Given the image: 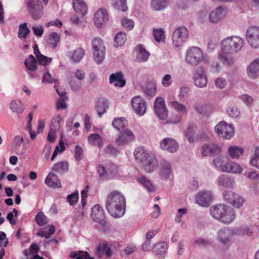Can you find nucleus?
<instances>
[{
    "instance_id": "obj_1",
    "label": "nucleus",
    "mask_w": 259,
    "mask_h": 259,
    "mask_svg": "<svg viewBox=\"0 0 259 259\" xmlns=\"http://www.w3.org/2000/svg\"><path fill=\"white\" fill-rule=\"evenodd\" d=\"M106 208L108 212L114 218L122 217L125 210V198L118 191L111 192L106 201Z\"/></svg>"
},
{
    "instance_id": "obj_2",
    "label": "nucleus",
    "mask_w": 259,
    "mask_h": 259,
    "mask_svg": "<svg viewBox=\"0 0 259 259\" xmlns=\"http://www.w3.org/2000/svg\"><path fill=\"white\" fill-rule=\"evenodd\" d=\"M210 213L213 218L226 224L232 223L235 218V213L233 208L225 204L211 206Z\"/></svg>"
},
{
    "instance_id": "obj_3",
    "label": "nucleus",
    "mask_w": 259,
    "mask_h": 259,
    "mask_svg": "<svg viewBox=\"0 0 259 259\" xmlns=\"http://www.w3.org/2000/svg\"><path fill=\"white\" fill-rule=\"evenodd\" d=\"M134 155L136 160L141 164L146 172H152L157 168L158 162L155 156L148 153L144 148H136Z\"/></svg>"
},
{
    "instance_id": "obj_4",
    "label": "nucleus",
    "mask_w": 259,
    "mask_h": 259,
    "mask_svg": "<svg viewBox=\"0 0 259 259\" xmlns=\"http://www.w3.org/2000/svg\"><path fill=\"white\" fill-rule=\"evenodd\" d=\"M222 50L226 53L234 54L240 51L244 45V40L240 37L231 36L224 39L221 42Z\"/></svg>"
},
{
    "instance_id": "obj_5",
    "label": "nucleus",
    "mask_w": 259,
    "mask_h": 259,
    "mask_svg": "<svg viewBox=\"0 0 259 259\" xmlns=\"http://www.w3.org/2000/svg\"><path fill=\"white\" fill-rule=\"evenodd\" d=\"M204 59L202 50L198 47H191L188 48L186 53V62L195 67L200 64Z\"/></svg>"
},
{
    "instance_id": "obj_6",
    "label": "nucleus",
    "mask_w": 259,
    "mask_h": 259,
    "mask_svg": "<svg viewBox=\"0 0 259 259\" xmlns=\"http://www.w3.org/2000/svg\"><path fill=\"white\" fill-rule=\"evenodd\" d=\"M28 12L31 18L37 20L40 19L44 14V6L40 0H25Z\"/></svg>"
},
{
    "instance_id": "obj_7",
    "label": "nucleus",
    "mask_w": 259,
    "mask_h": 259,
    "mask_svg": "<svg viewBox=\"0 0 259 259\" xmlns=\"http://www.w3.org/2000/svg\"><path fill=\"white\" fill-rule=\"evenodd\" d=\"M93 54L95 61L101 63L105 56V47L102 40L99 37H95L92 40Z\"/></svg>"
},
{
    "instance_id": "obj_8",
    "label": "nucleus",
    "mask_w": 259,
    "mask_h": 259,
    "mask_svg": "<svg viewBox=\"0 0 259 259\" xmlns=\"http://www.w3.org/2000/svg\"><path fill=\"white\" fill-rule=\"evenodd\" d=\"M189 33L187 28L181 26L174 31L172 35V45L175 49H180L188 39Z\"/></svg>"
},
{
    "instance_id": "obj_9",
    "label": "nucleus",
    "mask_w": 259,
    "mask_h": 259,
    "mask_svg": "<svg viewBox=\"0 0 259 259\" xmlns=\"http://www.w3.org/2000/svg\"><path fill=\"white\" fill-rule=\"evenodd\" d=\"M214 130L219 137L225 139H230L234 135V128L224 121H222L217 124Z\"/></svg>"
},
{
    "instance_id": "obj_10",
    "label": "nucleus",
    "mask_w": 259,
    "mask_h": 259,
    "mask_svg": "<svg viewBox=\"0 0 259 259\" xmlns=\"http://www.w3.org/2000/svg\"><path fill=\"white\" fill-rule=\"evenodd\" d=\"M234 235L232 229L224 227L217 232V240L223 246L229 248L232 243V237Z\"/></svg>"
},
{
    "instance_id": "obj_11",
    "label": "nucleus",
    "mask_w": 259,
    "mask_h": 259,
    "mask_svg": "<svg viewBox=\"0 0 259 259\" xmlns=\"http://www.w3.org/2000/svg\"><path fill=\"white\" fill-rule=\"evenodd\" d=\"M223 196L227 203L237 208L242 207L245 202L243 197L232 191H224Z\"/></svg>"
},
{
    "instance_id": "obj_12",
    "label": "nucleus",
    "mask_w": 259,
    "mask_h": 259,
    "mask_svg": "<svg viewBox=\"0 0 259 259\" xmlns=\"http://www.w3.org/2000/svg\"><path fill=\"white\" fill-rule=\"evenodd\" d=\"M193 79L194 84L199 88L206 87L208 78L204 68L200 66L197 68L193 72Z\"/></svg>"
},
{
    "instance_id": "obj_13",
    "label": "nucleus",
    "mask_w": 259,
    "mask_h": 259,
    "mask_svg": "<svg viewBox=\"0 0 259 259\" xmlns=\"http://www.w3.org/2000/svg\"><path fill=\"white\" fill-rule=\"evenodd\" d=\"M246 38L248 43L252 47L259 48V27H249L246 31Z\"/></svg>"
},
{
    "instance_id": "obj_14",
    "label": "nucleus",
    "mask_w": 259,
    "mask_h": 259,
    "mask_svg": "<svg viewBox=\"0 0 259 259\" xmlns=\"http://www.w3.org/2000/svg\"><path fill=\"white\" fill-rule=\"evenodd\" d=\"M91 217L94 221L98 223L103 227L106 225L104 210L99 204H96L92 209Z\"/></svg>"
},
{
    "instance_id": "obj_15",
    "label": "nucleus",
    "mask_w": 259,
    "mask_h": 259,
    "mask_svg": "<svg viewBox=\"0 0 259 259\" xmlns=\"http://www.w3.org/2000/svg\"><path fill=\"white\" fill-rule=\"evenodd\" d=\"M131 105L137 114L143 115L146 110L145 101L140 96H135L131 100Z\"/></svg>"
},
{
    "instance_id": "obj_16",
    "label": "nucleus",
    "mask_w": 259,
    "mask_h": 259,
    "mask_svg": "<svg viewBox=\"0 0 259 259\" xmlns=\"http://www.w3.org/2000/svg\"><path fill=\"white\" fill-rule=\"evenodd\" d=\"M120 132V135L116 140V143L119 146L127 144L135 139L133 132L130 130L125 129V130Z\"/></svg>"
},
{
    "instance_id": "obj_17",
    "label": "nucleus",
    "mask_w": 259,
    "mask_h": 259,
    "mask_svg": "<svg viewBox=\"0 0 259 259\" xmlns=\"http://www.w3.org/2000/svg\"><path fill=\"white\" fill-rule=\"evenodd\" d=\"M195 199L198 205L204 207L208 206L212 199L211 194L209 191H200L196 195Z\"/></svg>"
},
{
    "instance_id": "obj_18",
    "label": "nucleus",
    "mask_w": 259,
    "mask_h": 259,
    "mask_svg": "<svg viewBox=\"0 0 259 259\" xmlns=\"http://www.w3.org/2000/svg\"><path fill=\"white\" fill-rule=\"evenodd\" d=\"M220 147L213 144H205L201 149V154L203 157L208 155L215 156L220 154Z\"/></svg>"
},
{
    "instance_id": "obj_19",
    "label": "nucleus",
    "mask_w": 259,
    "mask_h": 259,
    "mask_svg": "<svg viewBox=\"0 0 259 259\" xmlns=\"http://www.w3.org/2000/svg\"><path fill=\"white\" fill-rule=\"evenodd\" d=\"M108 19L107 11L105 9H100L95 14V24L98 28L101 27L102 24L108 20Z\"/></svg>"
},
{
    "instance_id": "obj_20",
    "label": "nucleus",
    "mask_w": 259,
    "mask_h": 259,
    "mask_svg": "<svg viewBox=\"0 0 259 259\" xmlns=\"http://www.w3.org/2000/svg\"><path fill=\"white\" fill-rule=\"evenodd\" d=\"M227 14L226 8L219 7L212 11L209 15V21L211 23H215L224 18Z\"/></svg>"
},
{
    "instance_id": "obj_21",
    "label": "nucleus",
    "mask_w": 259,
    "mask_h": 259,
    "mask_svg": "<svg viewBox=\"0 0 259 259\" xmlns=\"http://www.w3.org/2000/svg\"><path fill=\"white\" fill-rule=\"evenodd\" d=\"M136 53V61L138 62H145L147 61L150 56V53L147 52L142 45L137 46L135 49Z\"/></svg>"
},
{
    "instance_id": "obj_22",
    "label": "nucleus",
    "mask_w": 259,
    "mask_h": 259,
    "mask_svg": "<svg viewBox=\"0 0 259 259\" xmlns=\"http://www.w3.org/2000/svg\"><path fill=\"white\" fill-rule=\"evenodd\" d=\"M232 54L231 53H226L222 50L219 56V60L227 68L230 67L234 64L235 60Z\"/></svg>"
},
{
    "instance_id": "obj_23",
    "label": "nucleus",
    "mask_w": 259,
    "mask_h": 259,
    "mask_svg": "<svg viewBox=\"0 0 259 259\" xmlns=\"http://www.w3.org/2000/svg\"><path fill=\"white\" fill-rule=\"evenodd\" d=\"M110 82L114 86L123 87L125 84V80L121 72L113 73L110 76Z\"/></svg>"
},
{
    "instance_id": "obj_24",
    "label": "nucleus",
    "mask_w": 259,
    "mask_h": 259,
    "mask_svg": "<svg viewBox=\"0 0 259 259\" xmlns=\"http://www.w3.org/2000/svg\"><path fill=\"white\" fill-rule=\"evenodd\" d=\"M163 145L164 146L163 148L170 153L176 152L179 148L178 143L172 138H165L163 139Z\"/></svg>"
},
{
    "instance_id": "obj_25",
    "label": "nucleus",
    "mask_w": 259,
    "mask_h": 259,
    "mask_svg": "<svg viewBox=\"0 0 259 259\" xmlns=\"http://www.w3.org/2000/svg\"><path fill=\"white\" fill-rule=\"evenodd\" d=\"M73 6L77 14L84 16L88 12V7L83 0H73Z\"/></svg>"
},
{
    "instance_id": "obj_26",
    "label": "nucleus",
    "mask_w": 259,
    "mask_h": 259,
    "mask_svg": "<svg viewBox=\"0 0 259 259\" xmlns=\"http://www.w3.org/2000/svg\"><path fill=\"white\" fill-rule=\"evenodd\" d=\"M222 171L240 174L243 171V168L239 164L230 161L226 163L225 165L223 166Z\"/></svg>"
},
{
    "instance_id": "obj_27",
    "label": "nucleus",
    "mask_w": 259,
    "mask_h": 259,
    "mask_svg": "<svg viewBox=\"0 0 259 259\" xmlns=\"http://www.w3.org/2000/svg\"><path fill=\"white\" fill-rule=\"evenodd\" d=\"M217 183L221 186L233 188L235 186V182L233 178L222 175L218 178Z\"/></svg>"
},
{
    "instance_id": "obj_28",
    "label": "nucleus",
    "mask_w": 259,
    "mask_h": 259,
    "mask_svg": "<svg viewBox=\"0 0 259 259\" xmlns=\"http://www.w3.org/2000/svg\"><path fill=\"white\" fill-rule=\"evenodd\" d=\"M45 183L50 187H61V184L58 176L54 173H50L45 180Z\"/></svg>"
},
{
    "instance_id": "obj_29",
    "label": "nucleus",
    "mask_w": 259,
    "mask_h": 259,
    "mask_svg": "<svg viewBox=\"0 0 259 259\" xmlns=\"http://www.w3.org/2000/svg\"><path fill=\"white\" fill-rule=\"evenodd\" d=\"M247 74L251 78H255L259 75V60L255 59L247 67Z\"/></svg>"
},
{
    "instance_id": "obj_30",
    "label": "nucleus",
    "mask_w": 259,
    "mask_h": 259,
    "mask_svg": "<svg viewBox=\"0 0 259 259\" xmlns=\"http://www.w3.org/2000/svg\"><path fill=\"white\" fill-rule=\"evenodd\" d=\"M89 143L93 146L101 148L103 145V142L101 137L97 134L90 135L88 138Z\"/></svg>"
},
{
    "instance_id": "obj_31",
    "label": "nucleus",
    "mask_w": 259,
    "mask_h": 259,
    "mask_svg": "<svg viewBox=\"0 0 259 259\" xmlns=\"http://www.w3.org/2000/svg\"><path fill=\"white\" fill-rule=\"evenodd\" d=\"M10 108L13 112L17 114L23 113L24 110V106L19 100H14L10 104Z\"/></svg>"
},
{
    "instance_id": "obj_32",
    "label": "nucleus",
    "mask_w": 259,
    "mask_h": 259,
    "mask_svg": "<svg viewBox=\"0 0 259 259\" xmlns=\"http://www.w3.org/2000/svg\"><path fill=\"white\" fill-rule=\"evenodd\" d=\"M85 51L82 48H77L70 54V59L74 62H79L84 56Z\"/></svg>"
},
{
    "instance_id": "obj_33",
    "label": "nucleus",
    "mask_w": 259,
    "mask_h": 259,
    "mask_svg": "<svg viewBox=\"0 0 259 259\" xmlns=\"http://www.w3.org/2000/svg\"><path fill=\"white\" fill-rule=\"evenodd\" d=\"M243 149L238 146H230L228 149V152L230 156L233 159H238L243 154Z\"/></svg>"
},
{
    "instance_id": "obj_34",
    "label": "nucleus",
    "mask_w": 259,
    "mask_h": 259,
    "mask_svg": "<svg viewBox=\"0 0 259 259\" xmlns=\"http://www.w3.org/2000/svg\"><path fill=\"white\" fill-rule=\"evenodd\" d=\"M69 165L68 162L62 161L54 164L52 168V170L58 173H64L67 172L68 170Z\"/></svg>"
},
{
    "instance_id": "obj_35",
    "label": "nucleus",
    "mask_w": 259,
    "mask_h": 259,
    "mask_svg": "<svg viewBox=\"0 0 259 259\" xmlns=\"http://www.w3.org/2000/svg\"><path fill=\"white\" fill-rule=\"evenodd\" d=\"M127 124V120L123 117L116 118L112 122V125L114 127L117 129L119 132H122L125 130Z\"/></svg>"
},
{
    "instance_id": "obj_36",
    "label": "nucleus",
    "mask_w": 259,
    "mask_h": 259,
    "mask_svg": "<svg viewBox=\"0 0 259 259\" xmlns=\"http://www.w3.org/2000/svg\"><path fill=\"white\" fill-rule=\"evenodd\" d=\"M138 181L150 192L153 193L155 191L156 189L154 186L145 176H141L138 178Z\"/></svg>"
},
{
    "instance_id": "obj_37",
    "label": "nucleus",
    "mask_w": 259,
    "mask_h": 259,
    "mask_svg": "<svg viewBox=\"0 0 259 259\" xmlns=\"http://www.w3.org/2000/svg\"><path fill=\"white\" fill-rule=\"evenodd\" d=\"M144 93L148 96H153L156 92V86L152 81L148 82L145 85L142 87Z\"/></svg>"
},
{
    "instance_id": "obj_38",
    "label": "nucleus",
    "mask_w": 259,
    "mask_h": 259,
    "mask_svg": "<svg viewBox=\"0 0 259 259\" xmlns=\"http://www.w3.org/2000/svg\"><path fill=\"white\" fill-rule=\"evenodd\" d=\"M234 235L237 236H251L252 231L247 226H241L238 228L232 229Z\"/></svg>"
},
{
    "instance_id": "obj_39",
    "label": "nucleus",
    "mask_w": 259,
    "mask_h": 259,
    "mask_svg": "<svg viewBox=\"0 0 259 259\" xmlns=\"http://www.w3.org/2000/svg\"><path fill=\"white\" fill-rule=\"evenodd\" d=\"M96 254L99 257H101L103 254H105L109 257L111 255V249L106 244L99 245L97 247Z\"/></svg>"
},
{
    "instance_id": "obj_40",
    "label": "nucleus",
    "mask_w": 259,
    "mask_h": 259,
    "mask_svg": "<svg viewBox=\"0 0 259 259\" xmlns=\"http://www.w3.org/2000/svg\"><path fill=\"white\" fill-rule=\"evenodd\" d=\"M70 257L76 259H94V257L90 256L87 251H71L70 253Z\"/></svg>"
},
{
    "instance_id": "obj_41",
    "label": "nucleus",
    "mask_w": 259,
    "mask_h": 259,
    "mask_svg": "<svg viewBox=\"0 0 259 259\" xmlns=\"http://www.w3.org/2000/svg\"><path fill=\"white\" fill-rule=\"evenodd\" d=\"M24 63L28 70L34 71L36 69L37 61L33 55H30L28 58L25 60Z\"/></svg>"
},
{
    "instance_id": "obj_42",
    "label": "nucleus",
    "mask_w": 259,
    "mask_h": 259,
    "mask_svg": "<svg viewBox=\"0 0 259 259\" xmlns=\"http://www.w3.org/2000/svg\"><path fill=\"white\" fill-rule=\"evenodd\" d=\"M154 110L155 114L160 119H162V98L157 97L155 100Z\"/></svg>"
},
{
    "instance_id": "obj_43",
    "label": "nucleus",
    "mask_w": 259,
    "mask_h": 259,
    "mask_svg": "<svg viewBox=\"0 0 259 259\" xmlns=\"http://www.w3.org/2000/svg\"><path fill=\"white\" fill-rule=\"evenodd\" d=\"M29 33L30 30L27 27L26 22L20 25L18 33V36L19 38H26Z\"/></svg>"
},
{
    "instance_id": "obj_44",
    "label": "nucleus",
    "mask_w": 259,
    "mask_h": 259,
    "mask_svg": "<svg viewBox=\"0 0 259 259\" xmlns=\"http://www.w3.org/2000/svg\"><path fill=\"white\" fill-rule=\"evenodd\" d=\"M107 107L108 103L107 101H99L97 102L96 110L99 117H101L104 113L106 112V110Z\"/></svg>"
},
{
    "instance_id": "obj_45",
    "label": "nucleus",
    "mask_w": 259,
    "mask_h": 259,
    "mask_svg": "<svg viewBox=\"0 0 259 259\" xmlns=\"http://www.w3.org/2000/svg\"><path fill=\"white\" fill-rule=\"evenodd\" d=\"M59 39V35L56 32H52L49 35L48 43L54 49L57 47Z\"/></svg>"
},
{
    "instance_id": "obj_46",
    "label": "nucleus",
    "mask_w": 259,
    "mask_h": 259,
    "mask_svg": "<svg viewBox=\"0 0 259 259\" xmlns=\"http://www.w3.org/2000/svg\"><path fill=\"white\" fill-rule=\"evenodd\" d=\"M170 105L172 108L182 114H186L187 112L186 106L176 101L171 102Z\"/></svg>"
},
{
    "instance_id": "obj_47",
    "label": "nucleus",
    "mask_w": 259,
    "mask_h": 259,
    "mask_svg": "<svg viewBox=\"0 0 259 259\" xmlns=\"http://www.w3.org/2000/svg\"><path fill=\"white\" fill-rule=\"evenodd\" d=\"M116 47H120L123 45L126 40V35L125 33L120 32L115 37Z\"/></svg>"
},
{
    "instance_id": "obj_48",
    "label": "nucleus",
    "mask_w": 259,
    "mask_h": 259,
    "mask_svg": "<svg viewBox=\"0 0 259 259\" xmlns=\"http://www.w3.org/2000/svg\"><path fill=\"white\" fill-rule=\"evenodd\" d=\"M35 221L40 226H43L48 223L47 217L42 212H39L35 217Z\"/></svg>"
},
{
    "instance_id": "obj_49",
    "label": "nucleus",
    "mask_w": 259,
    "mask_h": 259,
    "mask_svg": "<svg viewBox=\"0 0 259 259\" xmlns=\"http://www.w3.org/2000/svg\"><path fill=\"white\" fill-rule=\"evenodd\" d=\"M61 120L62 119L60 115H57L54 116L52 119L51 128H54L55 131H58L60 128Z\"/></svg>"
},
{
    "instance_id": "obj_50",
    "label": "nucleus",
    "mask_w": 259,
    "mask_h": 259,
    "mask_svg": "<svg viewBox=\"0 0 259 259\" xmlns=\"http://www.w3.org/2000/svg\"><path fill=\"white\" fill-rule=\"evenodd\" d=\"M196 127L194 126H190L187 129L185 132L186 137L187 138L188 140L190 143H192L195 141L194 136Z\"/></svg>"
},
{
    "instance_id": "obj_51",
    "label": "nucleus",
    "mask_w": 259,
    "mask_h": 259,
    "mask_svg": "<svg viewBox=\"0 0 259 259\" xmlns=\"http://www.w3.org/2000/svg\"><path fill=\"white\" fill-rule=\"evenodd\" d=\"M171 168L170 163L167 161H163V177L167 179L171 174Z\"/></svg>"
},
{
    "instance_id": "obj_52",
    "label": "nucleus",
    "mask_w": 259,
    "mask_h": 259,
    "mask_svg": "<svg viewBox=\"0 0 259 259\" xmlns=\"http://www.w3.org/2000/svg\"><path fill=\"white\" fill-rule=\"evenodd\" d=\"M250 162L252 166L259 169V147L255 149L254 154Z\"/></svg>"
},
{
    "instance_id": "obj_53",
    "label": "nucleus",
    "mask_w": 259,
    "mask_h": 259,
    "mask_svg": "<svg viewBox=\"0 0 259 259\" xmlns=\"http://www.w3.org/2000/svg\"><path fill=\"white\" fill-rule=\"evenodd\" d=\"M239 99L247 106H251L253 102V98L247 94H243L239 96Z\"/></svg>"
},
{
    "instance_id": "obj_54",
    "label": "nucleus",
    "mask_w": 259,
    "mask_h": 259,
    "mask_svg": "<svg viewBox=\"0 0 259 259\" xmlns=\"http://www.w3.org/2000/svg\"><path fill=\"white\" fill-rule=\"evenodd\" d=\"M78 200V192H75L67 197V201L71 205L75 204Z\"/></svg>"
},
{
    "instance_id": "obj_55",
    "label": "nucleus",
    "mask_w": 259,
    "mask_h": 259,
    "mask_svg": "<svg viewBox=\"0 0 259 259\" xmlns=\"http://www.w3.org/2000/svg\"><path fill=\"white\" fill-rule=\"evenodd\" d=\"M38 62L43 65L46 66L52 61V58H48L42 54H40L36 57Z\"/></svg>"
},
{
    "instance_id": "obj_56",
    "label": "nucleus",
    "mask_w": 259,
    "mask_h": 259,
    "mask_svg": "<svg viewBox=\"0 0 259 259\" xmlns=\"http://www.w3.org/2000/svg\"><path fill=\"white\" fill-rule=\"evenodd\" d=\"M214 83L217 88L223 89L227 85V80L222 77H219L215 79Z\"/></svg>"
},
{
    "instance_id": "obj_57",
    "label": "nucleus",
    "mask_w": 259,
    "mask_h": 259,
    "mask_svg": "<svg viewBox=\"0 0 259 259\" xmlns=\"http://www.w3.org/2000/svg\"><path fill=\"white\" fill-rule=\"evenodd\" d=\"M211 108V106L207 104H204L202 106H196L195 107L196 110L201 114H205L209 112Z\"/></svg>"
},
{
    "instance_id": "obj_58",
    "label": "nucleus",
    "mask_w": 259,
    "mask_h": 259,
    "mask_svg": "<svg viewBox=\"0 0 259 259\" xmlns=\"http://www.w3.org/2000/svg\"><path fill=\"white\" fill-rule=\"evenodd\" d=\"M121 24L124 27L131 30L133 28L135 23L131 19L124 18L121 21Z\"/></svg>"
},
{
    "instance_id": "obj_59",
    "label": "nucleus",
    "mask_w": 259,
    "mask_h": 259,
    "mask_svg": "<svg viewBox=\"0 0 259 259\" xmlns=\"http://www.w3.org/2000/svg\"><path fill=\"white\" fill-rule=\"evenodd\" d=\"M227 111L229 116L233 118H236L239 116L240 114V111L236 107H229Z\"/></svg>"
},
{
    "instance_id": "obj_60",
    "label": "nucleus",
    "mask_w": 259,
    "mask_h": 259,
    "mask_svg": "<svg viewBox=\"0 0 259 259\" xmlns=\"http://www.w3.org/2000/svg\"><path fill=\"white\" fill-rule=\"evenodd\" d=\"M213 163L215 167L220 168L222 171L223 166L225 165V163L224 164V157L221 156L214 158Z\"/></svg>"
},
{
    "instance_id": "obj_61",
    "label": "nucleus",
    "mask_w": 259,
    "mask_h": 259,
    "mask_svg": "<svg viewBox=\"0 0 259 259\" xmlns=\"http://www.w3.org/2000/svg\"><path fill=\"white\" fill-rule=\"evenodd\" d=\"M104 151L106 154L111 155H116L118 153L117 149L111 144L106 146Z\"/></svg>"
},
{
    "instance_id": "obj_62",
    "label": "nucleus",
    "mask_w": 259,
    "mask_h": 259,
    "mask_svg": "<svg viewBox=\"0 0 259 259\" xmlns=\"http://www.w3.org/2000/svg\"><path fill=\"white\" fill-rule=\"evenodd\" d=\"M83 150L79 145H76L75 148L74 157L77 161H80L82 159Z\"/></svg>"
},
{
    "instance_id": "obj_63",
    "label": "nucleus",
    "mask_w": 259,
    "mask_h": 259,
    "mask_svg": "<svg viewBox=\"0 0 259 259\" xmlns=\"http://www.w3.org/2000/svg\"><path fill=\"white\" fill-rule=\"evenodd\" d=\"M151 6L153 10L160 11L162 9V0H152Z\"/></svg>"
},
{
    "instance_id": "obj_64",
    "label": "nucleus",
    "mask_w": 259,
    "mask_h": 259,
    "mask_svg": "<svg viewBox=\"0 0 259 259\" xmlns=\"http://www.w3.org/2000/svg\"><path fill=\"white\" fill-rule=\"evenodd\" d=\"M153 35L154 39L157 42H160L162 38V29H154Z\"/></svg>"
}]
</instances>
